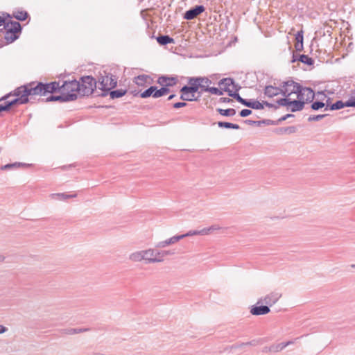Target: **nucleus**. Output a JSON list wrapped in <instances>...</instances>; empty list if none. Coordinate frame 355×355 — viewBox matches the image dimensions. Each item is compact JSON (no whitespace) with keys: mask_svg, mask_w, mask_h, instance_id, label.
Returning a JSON list of instances; mask_svg holds the SVG:
<instances>
[{"mask_svg":"<svg viewBox=\"0 0 355 355\" xmlns=\"http://www.w3.org/2000/svg\"><path fill=\"white\" fill-rule=\"evenodd\" d=\"M185 105H186L185 103H184V102H178V103H175L173 105V107L174 108H180V107H184Z\"/></svg>","mask_w":355,"mask_h":355,"instance_id":"c03bdc74","label":"nucleus"},{"mask_svg":"<svg viewBox=\"0 0 355 355\" xmlns=\"http://www.w3.org/2000/svg\"><path fill=\"white\" fill-rule=\"evenodd\" d=\"M292 342H286V343H282L279 345H277L275 347V351L279 352L283 350L286 347H287L288 345L291 344Z\"/></svg>","mask_w":355,"mask_h":355,"instance_id":"4c0bfd02","label":"nucleus"},{"mask_svg":"<svg viewBox=\"0 0 355 355\" xmlns=\"http://www.w3.org/2000/svg\"><path fill=\"white\" fill-rule=\"evenodd\" d=\"M181 92L180 98L183 101H193L198 99V97L196 96V93L190 90L187 86H184L181 89Z\"/></svg>","mask_w":355,"mask_h":355,"instance_id":"f8f14e48","label":"nucleus"},{"mask_svg":"<svg viewBox=\"0 0 355 355\" xmlns=\"http://www.w3.org/2000/svg\"><path fill=\"white\" fill-rule=\"evenodd\" d=\"M251 110H248V109H243L240 112V115L242 117H245V116H248V115H250L251 114Z\"/></svg>","mask_w":355,"mask_h":355,"instance_id":"37998d69","label":"nucleus"},{"mask_svg":"<svg viewBox=\"0 0 355 355\" xmlns=\"http://www.w3.org/2000/svg\"><path fill=\"white\" fill-rule=\"evenodd\" d=\"M219 85L222 87L223 92H227L230 96L239 91V88L234 84V80L230 78H223L220 80Z\"/></svg>","mask_w":355,"mask_h":355,"instance_id":"0eeeda50","label":"nucleus"},{"mask_svg":"<svg viewBox=\"0 0 355 355\" xmlns=\"http://www.w3.org/2000/svg\"><path fill=\"white\" fill-rule=\"evenodd\" d=\"M284 98L278 100L276 104L265 103L266 106L277 109L280 106L286 107L287 110L292 112L302 110L306 103L311 102L314 98V92L308 87H302L300 84L293 81L286 82L282 88L266 86L264 94L268 98H272L279 94Z\"/></svg>","mask_w":355,"mask_h":355,"instance_id":"f257e3e1","label":"nucleus"},{"mask_svg":"<svg viewBox=\"0 0 355 355\" xmlns=\"http://www.w3.org/2000/svg\"><path fill=\"white\" fill-rule=\"evenodd\" d=\"M29 166H30V164H25V163H22V162H15L13 164H6V165L1 166V168L2 170H6V169L17 168V167H27Z\"/></svg>","mask_w":355,"mask_h":355,"instance_id":"412c9836","label":"nucleus"},{"mask_svg":"<svg viewBox=\"0 0 355 355\" xmlns=\"http://www.w3.org/2000/svg\"><path fill=\"white\" fill-rule=\"evenodd\" d=\"M208 92L213 94H216V95H218V96H221L223 94V89H219L216 87H209V89Z\"/></svg>","mask_w":355,"mask_h":355,"instance_id":"c9c22d12","label":"nucleus"},{"mask_svg":"<svg viewBox=\"0 0 355 355\" xmlns=\"http://www.w3.org/2000/svg\"><path fill=\"white\" fill-rule=\"evenodd\" d=\"M174 96H175L174 94H171L169 96L168 99L171 100V99L173 98Z\"/></svg>","mask_w":355,"mask_h":355,"instance_id":"603ef678","label":"nucleus"},{"mask_svg":"<svg viewBox=\"0 0 355 355\" xmlns=\"http://www.w3.org/2000/svg\"><path fill=\"white\" fill-rule=\"evenodd\" d=\"M150 76L147 75H139L135 78L134 83L139 87H145L150 84Z\"/></svg>","mask_w":355,"mask_h":355,"instance_id":"dca6fc26","label":"nucleus"},{"mask_svg":"<svg viewBox=\"0 0 355 355\" xmlns=\"http://www.w3.org/2000/svg\"><path fill=\"white\" fill-rule=\"evenodd\" d=\"M167 252L157 250L154 248L135 250L128 255V259L134 263L144 262L145 263H161L164 260Z\"/></svg>","mask_w":355,"mask_h":355,"instance_id":"f03ea898","label":"nucleus"},{"mask_svg":"<svg viewBox=\"0 0 355 355\" xmlns=\"http://www.w3.org/2000/svg\"><path fill=\"white\" fill-rule=\"evenodd\" d=\"M303 48V44L297 43L295 46V49L297 51H301Z\"/></svg>","mask_w":355,"mask_h":355,"instance_id":"49530a36","label":"nucleus"},{"mask_svg":"<svg viewBox=\"0 0 355 355\" xmlns=\"http://www.w3.org/2000/svg\"><path fill=\"white\" fill-rule=\"evenodd\" d=\"M81 331H81V329H79V330H75V331H74V332H75V333H80V332H81Z\"/></svg>","mask_w":355,"mask_h":355,"instance_id":"5fc2aeb1","label":"nucleus"},{"mask_svg":"<svg viewBox=\"0 0 355 355\" xmlns=\"http://www.w3.org/2000/svg\"><path fill=\"white\" fill-rule=\"evenodd\" d=\"M168 92H169L168 89H167L166 87H162L161 89H157V88L156 87H155L153 97L154 98L161 97V96L165 95L166 94H167Z\"/></svg>","mask_w":355,"mask_h":355,"instance_id":"393cba45","label":"nucleus"},{"mask_svg":"<svg viewBox=\"0 0 355 355\" xmlns=\"http://www.w3.org/2000/svg\"><path fill=\"white\" fill-rule=\"evenodd\" d=\"M10 17L9 15L2 13L0 15V27L3 26L6 28V25L8 21H10Z\"/></svg>","mask_w":355,"mask_h":355,"instance_id":"473e14b6","label":"nucleus"},{"mask_svg":"<svg viewBox=\"0 0 355 355\" xmlns=\"http://www.w3.org/2000/svg\"><path fill=\"white\" fill-rule=\"evenodd\" d=\"M300 60L305 64H312V60L311 58H309L307 55H302L300 56Z\"/></svg>","mask_w":355,"mask_h":355,"instance_id":"58836bf2","label":"nucleus"},{"mask_svg":"<svg viewBox=\"0 0 355 355\" xmlns=\"http://www.w3.org/2000/svg\"><path fill=\"white\" fill-rule=\"evenodd\" d=\"M117 84V79L114 76L107 74L103 76L99 82L100 89L105 93H107L114 89Z\"/></svg>","mask_w":355,"mask_h":355,"instance_id":"423d86ee","label":"nucleus"},{"mask_svg":"<svg viewBox=\"0 0 355 355\" xmlns=\"http://www.w3.org/2000/svg\"><path fill=\"white\" fill-rule=\"evenodd\" d=\"M125 93L126 91L123 89L114 90L110 92V96L112 98H120L124 96Z\"/></svg>","mask_w":355,"mask_h":355,"instance_id":"7c9ffc66","label":"nucleus"},{"mask_svg":"<svg viewBox=\"0 0 355 355\" xmlns=\"http://www.w3.org/2000/svg\"><path fill=\"white\" fill-rule=\"evenodd\" d=\"M189 86L187 87L189 88L190 90L195 92L196 93L200 89V77L198 78H191L189 81Z\"/></svg>","mask_w":355,"mask_h":355,"instance_id":"a211bd4d","label":"nucleus"},{"mask_svg":"<svg viewBox=\"0 0 355 355\" xmlns=\"http://www.w3.org/2000/svg\"><path fill=\"white\" fill-rule=\"evenodd\" d=\"M293 116V115H292V114H288L285 115L284 116H283L280 120H281V121H284V120H286L287 118H288V117H290V116Z\"/></svg>","mask_w":355,"mask_h":355,"instance_id":"09e8293b","label":"nucleus"},{"mask_svg":"<svg viewBox=\"0 0 355 355\" xmlns=\"http://www.w3.org/2000/svg\"><path fill=\"white\" fill-rule=\"evenodd\" d=\"M222 228L218 225H213L208 227H205L200 230H191L189 231L187 233L184 234H182L181 236H184V237L187 236H196V235H201V236H206L209 235L211 233L215 232V231H219Z\"/></svg>","mask_w":355,"mask_h":355,"instance_id":"6e6552de","label":"nucleus"},{"mask_svg":"<svg viewBox=\"0 0 355 355\" xmlns=\"http://www.w3.org/2000/svg\"><path fill=\"white\" fill-rule=\"evenodd\" d=\"M279 296L277 293H271L266 295L263 299H261V302H265L269 306L275 304L279 300Z\"/></svg>","mask_w":355,"mask_h":355,"instance_id":"f3484780","label":"nucleus"},{"mask_svg":"<svg viewBox=\"0 0 355 355\" xmlns=\"http://www.w3.org/2000/svg\"><path fill=\"white\" fill-rule=\"evenodd\" d=\"M344 107H346L345 102L343 103L341 101H338L331 106L329 105V110H339L340 108H343Z\"/></svg>","mask_w":355,"mask_h":355,"instance_id":"c756f323","label":"nucleus"},{"mask_svg":"<svg viewBox=\"0 0 355 355\" xmlns=\"http://www.w3.org/2000/svg\"><path fill=\"white\" fill-rule=\"evenodd\" d=\"M346 107H355V98H350L345 101Z\"/></svg>","mask_w":355,"mask_h":355,"instance_id":"a19ab883","label":"nucleus"},{"mask_svg":"<svg viewBox=\"0 0 355 355\" xmlns=\"http://www.w3.org/2000/svg\"><path fill=\"white\" fill-rule=\"evenodd\" d=\"M352 268H355V264L352 265Z\"/></svg>","mask_w":355,"mask_h":355,"instance_id":"6e6d98bb","label":"nucleus"},{"mask_svg":"<svg viewBox=\"0 0 355 355\" xmlns=\"http://www.w3.org/2000/svg\"><path fill=\"white\" fill-rule=\"evenodd\" d=\"M26 89L28 92L29 99L36 96H43L42 92V83H38L37 85L35 83H31L25 85Z\"/></svg>","mask_w":355,"mask_h":355,"instance_id":"9b49d317","label":"nucleus"},{"mask_svg":"<svg viewBox=\"0 0 355 355\" xmlns=\"http://www.w3.org/2000/svg\"><path fill=\"white\" fill-rule=\"evenodd\" d=\"M325 116H326V114L315 115L313 116H310L309 120V121H319V120L322 119L323 117H324Z\"/></svg>","mask_w":355,"mask_h":355,"instance_id":"79ce46f5","label":"nucleus"},{"mask_svg":"<svg viewBox=\"0 0 355 355\" xmlns=\"http://www.w3.org/2000/svg\"><path fill=\"white\" fill-rule=\"evenodd\" d=\"M76 196H77L76 194L67 195L63 193H52L51 195V199L55 200H59V201L65 200L69 198H76Z\"/></svg>","mask_w":355,"mask_h":355,"instance_id":"6ab92c4d","label":"nucleus"},{"mask_svg":"<svg viewBox=\"0 0 355 355\" xmlns=\"http://www.w3.org/2000/svg\"><path fill=\"white\" fill-rule=\"evenodd\" d=\"M6 259V257L1 254H0V263L3 262Z\"/></svg>","mask_w":355,"mask_h":355,"instance_id":"8fccbe9b","label":"nucleus"},{"mask_svg":"<svg viewBox=\"0 0 355 355\" xmlns=\"http://www.w3.org/2000/svg\"><path fill=\"white\" fill-rule=\"evenodd\" d=\"M6 331V328L3 325H0V334L5 333Z\"/></svg>","mask_w":355,"mask_h":355,"instance_id":"de8ad7c7","label":"nucleus"},{"mask_svg":"<svg viewBox=\"0 0 355 355\" xmlns=\"http://www.w3.org/2000/svg\"><path fill=\"white\" fill-rule=\"evenodd\" d=\"M303 31H298L295 35V40H297V43L303 44Z\"/></svg>","mask_w":355,"mask_h":355,"instance_id":"e433bc0d","label":"nucleus"},{"mask_svg":"<svg viewBox=\"0 0 355 355\" xmlns=\"http://www.w3.org/2000/svg\"><path fill=\"white\" fill-rule=\"evenodd\" d=\"M260 303H261V302L259 300L256 304L251 306L250 313L252 315H266L270 311L268 305H259Z\"/></svg>","mask_w":355,"mask_h":355,"instance_id":"9d476101","label":"nucleus"},{"mask_svg":"<svg viewBox=\"0 0 355 355\" xmlns=\"http://www.w3.org/2000/svg\"><path fill=\"white\" fill-rule=\"evenodd\" d=\"M14 104L15 103H12V100L7 101L4 104H0V112L5 110H8L10 108V107Z\"/></svg>","mask_w":355,"mask_h":355,"instance_id":"f704fd0d","label":"nucleus"},{"mask_svg":"<svg viewBox=\"0 0 355 355\" xmlns=\"http://www.w3.org/2000/svg\"><path fill=\"white\" fill-rule=\"evenodd\" d=\"M183 238H184V236H180V235L172 236L168 239L158 242L156 245V247L159 248H164L168 245H170L171 244H173V243L179 241L180 239H182Z\"/></svg>","mask_w":355,"mask_h":355,"instance_id":"2eb2a0df","label":"nucleus"},{"mask_svg":"<svg viewBox=\"0 0 355 355\" xmlns=\"http://www.w3.org/2000/svg\"><path fill=\"white\" fill-rule=\"evenodd\" d=\"M154 91H155V86H151L148 89H146L144 92H143L140 94V96L144 98H148L150 96H152L153 97Z\"/></svg>","mask_w":355,"mask_h":355,"instance_id":"c85d7f7f","label":"nucleus"},{"mask_svg":"<svg viewBox=\"0 0 355 355\" xmlns=\"http://www.w3.org/2000/svg\"><path fill=\"white\" fill-rule=\"evenodd\" d=\"M14 96H15V98L12 100V103H15V104H24L26 103L29 101L25 85L16 89L14 92Z\"/></svg>","mask_w":355,"mask_h":355,"instance_id":"1a4fd4ad","label":"nucleus"},{"mask_svg":"<svg viewBox=\"0 0 355 355\" xmlns=\"http://www.w3.org/2000/svg\"><path fill=\"white\" fill-rule=\"evenodd\" d=\"M42 93L44 96L47 93H53L56 90L60 92V84L57 82H51L47 84L42 83Z\"/></svg>","mask_w":355,"mask_h":355,"instance_id":"ddd939ff","label":"nucleus"},{"mask_svg":"<svg viewBox=\"0 0 355 355\" xmlns=\"http://www.w3.org/2000/svg\"><path fill=\"white\" fill-rule=\"evenodd\" d=\"M221 101L224 103H229L230 101V99L228 98H222Z\"/></svg>","mask_w":355,"mask_h":355,"instance_id":"3c124183","label":"nucleus"},{"mask_svg":"<svg viewBox=\"0 0 355 355\" xmlns=\"http://www.w3.org/2000/svg\"><path fill=\"white\" fill-rule=\"evenodd\" d=\"M8 96V95L2 97V98L0 99V101H2V100L6 99Z\"/></svg>","mask_w":355,"mask_h":355,"instance_id":"864d4df0","label":"nucleus"},{"mask_svg":"<svg viewBox=\"0 0 355 355\" xmlns=\"http://www.w3.org/2000/svg\"><path fill=\"white\" fill-rule=\"evenodd\" d=\"M218 125L220 128H232V129H236V130L239 128V125L229 123V122H219L218 123Z\"/></svg>","mask_w":355,"mask_h":355,"instance_id":"bb28decb","label":"nucleus"},{"mask_svg":"<svg viewBox=\"0 0 355 355\" xmlns=\"http://www.w3.org/2000/svg\"><path fill=\"white\" fill-rule=\"evenodd\" d=\"M96 80L92 76H85L81 78L79 82V94L80 96H88L93 93L96 88Z\"/></svg>","mask_w":355,"mask_h":355,"instance_id":"39448f33","label":"nucleus"},{"mask_svg":"<svg viewBox=\"0 0 355 355\" xmlns=\"http://www.w3.org/2000/svg\"><path fill=\"white\" fill-rule=\"evenodd\" d=\"M13 15L17 19L24 21L27 17V12L25 11H17Z\"/></svg>","mask_w":355,"mask_h":355,"instance_id":"2f4dec72","label":"nucleus"},{"mask_svg":"<svg viewBox=\"0 0 355 355\" xmlns=\"http://www.w3.org/2000/svg\"><path fill=\"white\" fill-rule=\"evenodd\" d=\"M157 41L161 45H166L173 42V39L168 35H162L157 37Z\"/></svg>","mask_w":355,"mask_h":355,"instance_id":"5701e85b","label":"nucleus"},{"mask_svg":"<svg viewBox=\"0 0 355 355\" xmlns=\"http://www.w3.org/2000/svg\"><path fill=\"white\" fill-rule=\"evenodd\" d=\"M232 97L236 98L241 104L248 107V104H249L250 101H247L246 100L241 98L240 96V95L239 94L238 92L236 93H235L234 94H232Z\"/></svg>","mask_w":355,"mask_h":355,"instance_id":"72a5a7b5","label":"nucleus"},{"mask_svg":"<svg viewBox=\"0 0 355 355\" xmlns=\"http://www.w3.org/2000/svg\"><path fill=\"white\" fill-rule=\"evenodd\" d=\"M79 81L71 80L65 81L60 86V93L62 94L64 101H73L80 96L79 94Z\"/></svg>","mask_w":355,"mask_h":355,"instance_id":"7ed1b4c3","label":"nucleus"},{"mask_svg":"<svg viewBox=\"0 0 355 355\" xmlns=\"http://www.w3.org/2000/svg\"><path fill=\"white\" fill-rule=\"evenodd\" d=\"M286 212L284 211L283 212L280 213L278 216H274L273 218L277 219H283L286 218Z\"/></svg>","mask_w":355,"mask_h":355,"instance_id":"a18cd8bd","label":"nucleus"},{"mask_svg":"<svg viewBox=\"0 0 355 355\" xmlns=\"http://www.w3.org/2000/svg\"><path fill=\"white\" fill-rule=\"evenodd\" d=\"M266 102L260 103L258 101H250L248 104V107H251L255 110H262L264 108L266 105Z\"/></svg>","mask_w":355,"mask_h":355,"instance_id":"b1692460","label":"nucleus"},{"mask_svg":"<svg viewBox=\"0 0 355 355\" xmlns=\"http://www.w3.org/2000/svg\"><path fill=\"white\" fill-rule=\"evenodd\" d=\"M218 112L223 116H234L236 114L234 109H218Z\"/></svg>","mask_w":355,"mask_h":355,"instance_id":"cd10ccee","label":"nucleus"},{"mask_svg":"<svg viewBox=\"0 0 355 355\" xmlns=\"http://www.w3.org/2000/svg\"><path fill=\"white\" fill-rule=\"evenodd\" d=\"M5 40L10 44L19 38L21 33V25L17 21H8L6 25Z\"/></svg>","mask_w":355,"mask_h":355,"instance_id":"20e7f679","label":"nucleus"},{"mask_svg":"<svg viewBox=\"0 0 355 355\" xmlns=\"http://www.w3.org/2000/svg\"><path fill=\"white\" fill-rule=\"evenodd\" d=\"M159 83L164 86H172L175 83L174 78L161 77L159 79Z\"/></svg>","mask_w":355,"mask_h":355,"instance_id":"4be33fe9","label":"nucleus"},{"mask_svg":"<svg viewBox=\"0 0 355 355\" xmlns=\"http://www.w3.org/2000/svg\"><path fill=\"white\" fill-rule=\"evenodd\" d=\"M47 101H64V98H62V94H60L59 96H51L49 98H47Z\"/></svg>","mask_w":355,"mask_h":355,"instance_id":"ea45409f","label":"nucleus"},{"mask_svg":"<svg viewBox=\"0 0 355 355\" xmlns=\"http://www.w3.org/2000/svg\"><path fill=\"white\" fill-rule=\"evenodd\" d=\"M211 81L207 77H200V88L202 92H208L209 89Z\"/></svg>","mask_w":355,"mask_h":355,"instance_id":"aec40b11","label":"nucleus"},{"mask_svg":"<svg viewBox=\"0 0 355 355\" xmlns=\"http://www.w3.org/2000/svg\"><path fill=\"white\" fill-rule=\"evenodd\" d=\"M205 11L203 6H198L196 8L187 10L184 14V19H192Z\"/></svg>","mask_w":355,"mask_h":355,"instance_id":"4468645a","label":"nucleus"},{"mask_svg":"<svg viewBox=\"0 0 355 355\" xmlns=\"http://www.w3.org/2000/svg\"><path fill=\"white\" fill-rule=\"evenodd\" d=\"M311 108L314 110H318L320 108H324V111L329 110V105H326L325 103L322 102H314L311 105Z\"/></svg>","mask_w":355,"mask_h":355,"instance_id":"a878e982","label":"nucleus"}]
</instances>
